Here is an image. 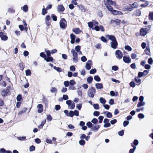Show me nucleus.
<instances>
[{
    "mask_svg": "<svg viewBox=\"0 0 153 153\" xmlns=\"http://www.w3.org/2000/svg\"><path fill=\"white\" fill-rule=\"evenodd\" d=\"M46 119L48 121L50 122L52 120L53 118L51 115L49 114L47 115Z\"/></svg>",
    "mask_w": 153,
    "mask_h": 153,
    "instance_id": "nucleus-62",
    "label": "nucleus"
},
{
    "mask_svg": "<svg viewBox=\"0 0 153 153\" xmlns=\"http://www.w3.org/2000/svg\"><path fill=\"white\" fill-rule=\"evenodd\" d=\"M45 60L47 62H51L52 63L54 62L55 61V59L52 56L46 57Z\"/></svg>",
    "mask_w": 153,
    "mask_h": 153,
    "instance_id": "nucleus-23",
    "label": "nucleus"
},
{
    "mask_svg": "<svg viewBox=\"0 0 153 153\" xmlns=\"http://www.w3.org/2000/svg\"><path fill=\"white\" fill-rule=\"evenodd\" d=\"M45 122L46 120L42 121L41 122V123L38 126V128H42L43 126L45 123Z\"/></svg>",
    "mask_w": 153,
    "mask_h": 153,
    "instance_id": "nucleus-44",
    "label": "nucleus"
},
{
    "mask_svg": "<svg viewBox=\"0 0 153 153\" xmlns=\"http://www.w3.org/2000/svg\"><path fill=\"white\" fill-rule=\"evenodd\" d=\"M96 93V89L94 87L91 86L88 90V95L89 97L93 98L94 97Z\"/></svg>",
    "mask_w": 153,
    "mask_h": 153,
    "instance_id": "nucleus-2",
    "label": "nucleus"
},
{
    "mask_svg": "<svg viewBox=\"0 0 153 153\" xmlns=\"http://www.w3.org/2000/svg\"><path fill=\"white\" fill-rule=\"evenodd\" d=\"M82 107V104L79 103L77 104L76 105V108L79 110H80Z\"/></svg>",
    "mask_w": 153,
    "mask_h": 153,
    "instance_id": "nucleus-55",
    "label": "nucleus"
},
{
    "mask_svg": "<svg viewBox=\"0 0 153 153\" xmlns=\"http://www.w3.org/2000/svg\"><path fill=\"white\" fill-rule=\"evenodd\" d=\"M121 22V20L119 19H115V24L117 26L120 25Z\"/></svg>",
    "mask_w": 153,
    "mask_h": 153,
    "instance_id": "nucleus-45",
    "label": "nucleus"
},
{
    "mask_svg": "<svg viewBox=\"0 0 153 153\" xmlns=\"http://www.w3.org/2000/svg\"><path fill=\"white\" fill-rule=\"evenodd\" d=\"M137 117L140 119H143L145 117V115L142 113H140L138 114Z\"/></svg>",
    "mask_w": 153,
    "mask_h": 153,
    "instance_id": "nucleus-54",
    "label": "nucleus"
},
{
    "mask_svg": "<svg viewBox=\"0 0 153 153\" xmlns=\"http://www.w3.org/2000/svg\"><path fill=\"white\" fill-rule=\"evenodd\" d=\"M140 78H138V77L135 76V77L134 79L135 80L137 84V85H139L141 83V79H140Z\"/></svg>",
    "mask_w": 153,
    "mask_h": 153,
    "instance_id": "nucleus-26",
    "label": "nucleus"
},
{
    "mask_svg": "<svg viewBox=\"0 0 153 153\" xmlns=\"http://www.w3.org/2000/svg\"><path fill=\"white\" fill-rule=\"evenodd\" d=\"M93 106L95 110H99L100 109L99 104L98 103L94 104L93 105Z\"/></svg>",
    "mask_w": 153,
    "mask_h": 153,
    "instance_id": "nucleus-56",
    "label": "nucleus"
},
{
    "mask_svg": "<svg viewBox=\"0 0 153 153\" xmlns=\"http://www.w3.org/2000/svg\"><path fill=\"white\" fill-rule=\"evenodd\" d=\"M70 83V88H71V86H72L73 85H75L76 84V82L74 79H71L69 81Z\"/></svg>",
    "mask_w": 153,
    "mask_h": 153,
    "instance_id": "nucleus-46",
    "label": "nucleus"
},
{
    "mask_svg": "<svg viewBox=\"0 0 153 153\" xmlns=\"http://www.w3.org/2000/svg\"><path fill=\"white\" fill-rule=\"evenodd\" d=\"M23 62H22L21 63H20L19 64V67L20 69L22 70V71H23L25 67V65H23Z\"/></svg>",
    "mask_w": 153,
    "mask_h": 153,
    "instance_id": "nucleus-57",
    "label": "nucleus"
},
{
    "mask_svg": "<svg viewBox=\"0 0 153 153\" xmlns=\"http://www.w3.org/2000/svg\"><path fill=\"white\" fill-rule=\"evenodd\" d=\"M93 65V63L91 60H89L86 63L85 68L86 70H89L91 68V66Z\"/></svg>",
    "mask_w": 153,
    "mask_h": 153,
    "instance_id": "nucleus-12",
    "label": "nucleus"
},
{
    "mask_svg": "<svg viewBox=\"0 0 153 153\" xmlns=\"http://www.w3.org/2000/svg\"><path fill=\"white\" fill-rule=\"evenodd\" d=\"M43 102H44L45 105V108H47L48 104V100L45 96H43Z\"/></svg>",
    "mask_w": 153,
    "mask_h": 153,
    "instance_id": "nucleus-22",
    "label": "nucleus"
},
{
    "mask_svg": "<svg viewBox=\"0 0 153 153\" xmlns=\"http://www.w3.org/2000/svg\"><path fill=\"white\" fill-rule=\"evenodd\" d=\"M115 54L116 57L120 60L122 59L123 57V53L120 50H117L115 51Z\"/></svg>",
    "mask_w": 153,
    "mask_h": 153,
    "instance_id": "nucleus-9",
    "label": "nucleus"
},
{
    "mask_svg": "<svg viewBox=\"0 0 153 153\" xmlns=\"http://www.w3.org/2000/svg\"><path fill=\"white\" fill-rule=\"evenodd\" d=\"M85 141L84 140L80 139L79 141V145L81 146H84L85 144Z\"/></svg>",
    "mask_w": 153,
    "mask_h": 153,
    "instance_id": "nucleus-37",
    "label": "nucleus"
},
{
    "mask_svg": "<svg viewBox=\"0 0 153 153\" xmlns=\"http://www.w3.org/2000/svg\"><path fill=\"white\" fill-rule=\"evenodd\" d=\"M105 37L108 38V40H110L111 42L117 40L116 37L114 35L106 34Z\"/></svg>",
    "mask_w": 153,
    "mask_h": 153,
    "instance_id": "nucleus-14",
    "label": "nucleus"
},
{
    "mask_svg": "<svg viewBox=\"0 0 153 153\" xmlns=\"http://www.w3.org/2000/svg\"><path fill=\"white\" fill-rule=\"evenodd\" d=\"M40 56L42 58H43L44 59V60H45L46 58V55L44 52H41L39 54Z\"/></svg>",
    "mask_w": 153,
    "mask_h": 153,
    "instance_id": "nucleus-52",
    "label": "nucleus"
},
{
    "mask_svg": "<svg viewBox=\"0 0 153 153\" xmlns=\"http://www.w3.org/2000/svg\"><path fill=\"white\" fill-rule=\"evenodd\" d=\"M111 47L114 49L118 48V43L117 40L113 42H111L110 43Z\"/></svg>",
    "mask_w": 153,
    "mask_h": 153,
    "instance_id": "nucleus-13",
    "label": "nucleus"
},
{
    "mask_svg": "<svg viewBox=\"0 0 153 153\" xmlns=\"http://www.w3.org/2000/svg\"><path fill=\"white\" fill-rule=\"evenodd\" d=\"M71 53L73 55V57L78 56V55L77 52H76L74 49H72L71 50Z\"/></svg>",
    "mask_w": 153,
    "mask_h": 153,
    "instance_id": "nucleus-42",
    "label": "nucleus"
},
{
    "mask_svg": "<svg viewBox=\"0 0 153 153\" xmlns=\"http://www.w3.org/2000/svg\"><path fill=\"white\" fill-rule=\"evenodd\" d=\"M93 81V77L91 76H90L87 79V81L88 83H91Z\"/></svg>",
    "mask_w": 153,
    "mask_h": 153,
    "instance_id": "nucleus-35",
    "label": "nucleus"
},
{
    "mask_svg": "<svg viewBox=\"0 0 153 153\" xmlns=\"http://www.w3.org/2000/svg\"><path fill=\"white\" fill-rule=\"evenodd\" d=\"M141 9H136L135 10V12L136 13V14H135V16H140L141 15V11L140 10Z\"/></svg>",
    "mask_w": 153,
    "mask_h": 153,
    "instance_id": "nucleus-39",
    "label": "nucleus"
},
{
    "mask_svg": "<svg viewBox=\"0 0 153 153\" xmlns=\"http://www.w3.org/2000/svg\"><path fill=\"white\" fill-rule=\"evenodd\" d=\"M46 9V8H45L44 6H43V8H42V15L44 16L45 15L48 13L47 10Z\"/></svg>",
    "mask_w": 153,
    "mask_h": 153,
    "instance_id": "nucleus-40",
    "label": "nucleus"
},
{
    "mask_svg": "<svg viewBox=\"0 0 153 153\" xmlns=\"http://www.w3.org/2000/svg\"><path fill=\"white\" fill-rule=\"evenodd\" d=\"M95 87L97 89H102L103 88L102 83H97L95 84Z\"/></svg>",
    "mask_w": 153,
    "mask_h": 153,
    "instance_id": "nucleus-24",
    "label": "nucleus"
},
{
    "mask_svg": "<svg viewBox=\"0 0 153 153\" xmlns=\"http://www.w3.org/2000/svg\"><path fill=\"white\" fill-rule=\"evenodd\" d=\"M36 149L35 146L34 145H31L29 147V151L30 152H32L35 150Z\"/></svg>",
    "mask_w": 153,
    "mask_h": 153,
    "instance_id": "nucleus-63",
    "label": "nucleus"
},
{
    "mask_svg": "<svg viewBox=\"0 0 153 153\" xmlns=\"http://www.w3.org/2000/svg\"><path fill=\"white\" fill-rule=\"evenodd\" d=\"M53 69L59 73L62 71V69L61 68L59 67H57L55 66H54Z\"/></svg>",
    "mask_w": 153,
    "mask_h": 153,
    "instance_id": "nucleus-34",
    "label": "nucleus"
},
{
    "mask_svg": "<svg viewBox=\"0 0 153 153\" xmlns=\"http://www.w3.org/2000/svg\"><path fill=\"white\" fill-rule=\"evenodd\" d=\"M99 101L100 103L102 104L103 105L105 104L106 102V101L105 99L102 97H100V98Z\"/></svg>",
    "mask_w": 153,
    "mask_h": 153,
    "instance_id": "nucleus-30",
    "label": "nucleus"
},
{
    "mask_svg": "<svg viewBox=\"0 0 153 153\" xmlns=\"http://www.w3.org/2000/svg\"><path fill=\"white\" fill-rule=\"evenodd\" d=\"M16 100L17 102H22L23 100L22 95L21 94H18L16 97Z\"/></svg>",
    "mask_w": 153,
    "mask_h": 153,
    "instance_id": "nucleus-25",
    "label": "nucleus"
},
{
    "mask_svg": "<svg viewBox=\"0 0 153 153\" xmlns=\"http://www.w3.org/2000/svg\"><path fill=\"white\" fill-rule=\"evenodd\" d=\"M10 90L9 89H2L1 90V94L2 97L5 98L8 95H9Z\"/></svg>",
    "mask_w": 153,
    "mask_h": 153,
    "instance_id": "nucleus-6",
    "label": "nucleus"
},
{
    "mask_svg": "<svg viewBox=\"0 0 153 153\" xmlns=\"http://www.w3.org/2000/svg\"><path fill=\"white\" fill-rule=\"evenodd\" d=\"M86 125L89 128H90L91 129L93 126H94V124H92L91 123V122L90 121L86 123Z\"/></svg>",
    "mask_w": 153,
    "mask_h": 153,
    "instance_id": "nucleus-43",
    "label": "nucleus"
},
{
    "mask_svg": "<svg viewBox=\"0 0 153 153\" xmlns=\"http://www.w3.org/2000/svg\"><path fill=\"white\" fill-rule=\"evenodd\" d=\"M18 27L21 31H22L24 30L27 33L28 30L27 27L24 26L22 25H19Z\"/></svg>",
    "mask_w": 153,
    "mask_h": 153,
    "instance_id": "nucleus-18",
    "label": "nucleus"
},
{
    "mask_svg": "<svg viewBox=\"0 0 153 153\" xmlns=\"http://www.w3.org/2000/svg\"><path fill=\"white\" fill-rule=\"evenodd\" d=\"M112 1V0H103L104 4L108 10L113 7L111 6L110 5Z\"/></svg>",
    "mask_w": 153,
    "mask_h": 153,
    "instance_id": "nucleus-8",
    "label": "nucleus"
},
{
    "mask_svg": "<svg viewBox=\"0 0 153 153\" xmlns=\"http://www.w3.org/2000/svg\"><path fill=\"white\" fill-rule=\"evenodd\" d=\"M31 74V72L30 69H28L25 70V75L26 76H30Z\"/></svg>",
    "mask_w": 153,
    "mask_h": 153,
    "instance_id": "nucleus-47",
    "label": "nucleus"
},
{
    "mask_svg": "<svg viewBox=\"0 0 153 153\" xmlns=\"http://www.w3.org/2000/svg\"><path fill=\"white\" fill-rule=\"evenodd\" d=\"M73 32L76 34H78L81 33L82 31L79 27L75 28L72 29Z\"/></svg>",
    "mask_w": 153,
    "mask_h": 153,
    "instance_id": "nucleus-21",
    "label": "nucleus"
},
{
    "mask_svg": "<svg viewBox=\"0 0 153 153\" xmlns=\"http://www.w3.org/2000/svg\"><path fill=\"white\" fill-rule=\"evenodd\" d=\"M37 108H38L37 112L39 113H42L43 111V107L42 105L39 104L37 105Z\"/></svg>",
    "mask_w": 153,
    "mask_h": 153,
    "instance_id": "nucleus-15",
    "label": "nucleus"
},
{
    "mask_svg": "<svg viewBox=\"0 0 153 153\" xmlns=\"http://www.w3.org/2000/svg\"><path fill=\"white\" fill-rule=\"evenodd\" d=\"M27 110V108H24L22 110H21L20 111H19L18 113V114L19 115H22V114L23 113L26 112V111Z\"/></svg>",
    "mask_w": 153,
    "mask_h": 153,
    "instance_id": "nucleus-31",
    "label": "nucleus"
},
{
    "mask_svg": "<svg viewBox=\"0 0 153 153\" xmlns=\"http://www.w3.org/2000/svg\"><path fill=\"white\" fill-rule=\"evenodd\" d=\"M108 11L110 12L112 15L114 16L122 15L123 14V13L121 11L114 9L113 7L108 10Z\"/></svg>",
    "mask_w": 153,
    "mask_h": 153,
    "instance_id": "nucleus-4",
    "label": "nucleus"
},
{
    "mask_svg": "<svg viewBox=\"0 0 153 153\" xmlns=\"http://www.w3.org/2000/svg\"><path fill=\"white\" fill-rule=\"evenodd\" d=\"M50 91L52 93H56L57 92V89L56 87H52L51 88Z\"/></svg>",
    "mask_w": 153,
    "mask_h": 153,
    "instance_id": "nucleus-48",
    "label": "nucleus"
},
{
    "mask_svg": "<svg viewBox=\"0 0 153 153\" xmlns=\"http://www.w3.org/2000/svg\"><path fill=\"white\" fill-rule=\"evenodd\" d=\"M149 5V1H146L145 3L144 4H141L140 7L142 8H145L148 6Z\"/></svg>",
    "mask_w": 153,
    "mask_h": 153,
    "instance_id": "nucleus-29",
    "label": "nucleus"
},
{
    "mask_svg": "<svg viewBox=\"0 0 153 153\" xmlns=\"http://www.w3.org/2000/svg\"><path fill=\"white\" fill-rule=\"evenodd\" d=\"M81 46L79 45H77L75 47V51L77 52L79 51L81 49Z\"/></svg>",
    "mask_w": 153,
    "mask_h": 153,
    "instance_id": "nucleus-51",
    "label": "nucleus"
},
{
    "mask_svg": "<svg viewBox=\"0 0 153 153\" xmlns=\"http://www.w3.org/2000/svg\"><path fill=\"white\" fill-rule=\"evenodd\" d=\"M124 49L128 51H131L132 50L131 47L128 45H126L124 47Z\"/></svg>",
    "mask_w": 153,
    "mask_h": 153,
    "instance_id": "nucleus-41",
    "label": "nucleus"
},
{
    "mask_svg": "<svg viewBox=\"0 0 153 153\" xmlns=\"http://www.w3.org/2000/svg\"><path fill=\"white\" fill-rule=\"evenodd\" d=\"M51 17L53 21L56 22L57 20V17L54 14H51Z\"/></svg>",
    "mask_w": 153,
    "mask_h": 153,
    "instance_id": "nucleus-50",
    "label": "nucleus"
},
{
    "mask_svg": "<svg viewBox=\"0 0 153 153\" xmlns=\"http://www.w3.org/2000/svg\"><path fill=\"white\" fill-rule=\"evenodd\" d=\"M58 12H63L65 10V8L62 4L58 5L57 8Z\"/></svg>",
    "mask_w": 153,
    "mask_h": 153,
    "instance_id": "nucleus-17",
    "label": "nucleus"
},
{
    "mask_svg": "<svg viewBox=\"0 0 153 153\" xmlns=\"http://www.w3.org/2000/svg\"><path fill=\"white\" fill-rule=\"evenodd\" d=\"M144 75L142 72L139 71L138 73V78H140L142 77L145 76Z\"/></svg>",
    "mask_w": 153,
    "mask_h": 153,
    "instance_id": "nucleus-59",
    "label": "nucleus"
},
{
    "mask_svg": "<svg viewBox=\"0 0 153 153\" xmlns=\"http://www.w3.org/2000/svg\"><path fill=\"white\" fill-rule=\"evenodd\" d=\"M148 62L149 64L152 65L153 63V59L152 57H150L148 59Z\"/></svg>",
    "mask_w": 153,
    "mask_h": 153,
    "instance_id": "nucleus-64",
    "label": "nucleus"
},
{
    "mask_svg": "<svg viewBox=\"0 0 153 153\" xmlns=\"http://www.w3.org/2000/svg\"><path fill=\"white\" fill-rule=\"evenodd\" d=\"M123 57V61L125 63L128 64L131 62V59L128 55L124 56Z\"/></svg>",
    "mask_w": 153,
    "mask_h": 153,
    "instance_id": "nucleus-10",
    "label": "nucleus"
},
{
    "mask_svg": "<svg viewBox=\"0 0 153 153\" xmlns=\"http://www.w3.org/2000/svg\"><path fill=\"white\" fill-rule=\"evenodd\" d=\"M0 38L1 40L3 41H6L8 39V37L7 36V33L4 32L3 30V32L0 31Z\"/></svg>",
    "mask_w": 153,
    "mask_h": 153,
    "instance_id": "nucleus-7",
    "label": "nucleus"
},
{
    "mask_svg": "<svg viewBox=\"0 0 153 153\" xmlns=\"http://www.w3.org/2000/svg\"><path fill=\"white\" fill-rule=\"evenodd\" d=\"M100 39L101 41L104 43H106L108 42V38L106 39L105 37L103 36H102Z\"/></svg>",
    "mask_w": 153,
    "mask_h": 153,
    "instance_id": "nucleus-38",
    "label": "nucleus"
},
{
    "mask_svg": "<svg viewBox=\"0 0 153 153\" xmlns=\"http://www.w3.org/2000/svg\"><path fill=\"white\" fill-rule=\"evenodd\" d=\"M97 72V69L95 68H92L89 71V73L92 74H95Z\"/></svg>",
    "mask_w": 153,
    "mask_h": 153,
    "instance_id": "nucleus-60",
    "label": "nucleus"
},
{
    "mask_svg": "<svg viewBox=\"0 0 153 153\" xmlns=\"http://www.w3.org/2000/svg\"><path fill=\"white\" fill-rule=\"evenodd\" d=\"M129 6H125L123 8V11L131 12L135 8H137L139 7L138 3L136 1L134 2L132 4H129Z\"/></svg>",
    "mask_w": 153,
    "mask_h": 153,
    "instance_id": "nucleus-1",
    "label": "nucleus"
},
{
    "mask_svg": "<svg viewBox=\"0 0 153 153\" xmlns=\"http://www.w3.org/2000/svg\"><path fill=\"white\" fill-rule=\"evenodd\" d=\"M145 104L146 103L145 102H139L137 105V107L140 108L141 106H144L145 105Z\"/></svg>",
    "mask_w": 153,
    "mask_h": 153,
    "instance_id": "nucleus-28",
    "label": "nucleus"
},
{
    "mask_svg": "<svg viewBox=\"0 0 153 153\" xmlns=\"http://www.w3.org/2000/svg\"><path fill=\"white\" fill-rule=\"evenodd\" d=\"M110 120L107 118H105L103 120V123L104 124L103 125V127L105 128H107L110 127L111 126L110 123H109Z\"/></svg>",
    "mask_w": 153,
    "mask_h": 153,
    "instance_id": "nucleus-11",
    "label": "nucleus"
},
{
    "mask_svg": "<svg viewBox=\"0 0 153 153\" xmlns=\"http://www.w3.org/2000/svg\"><path fill=\"white\" fill-rule=\"evenodd\" d=\"M17 139L18 140H20L21 141H25L27 140L26 138V137L25 136L18 137H17Z\"/></svg>",
    "mask_w": 153,
    "mask_h": 153,
    "instance_id": "nucleus-32",
    "label": "nucleus"
},
{
    "mask_svg": "<svg viewBox=\"0 0 153 153\" xmlns=\"http://www.w3.org/2000/svg\"><path fill=\"white\" fill-rule=\"evenodd\" d=\"M94 79L95 81L97 82H100L101 80V79L98 75L94 76Z\"/></svg>",
    "mask_w": 153,
    "mask_h": 153,
    "instance_id": "nucleus-36",
    "label": "nucleus"
},
{
    "mask_svg": "<svg viewBox=\"0 0 153 153\" xmlns=\"http://www.w3.org/2000/svg\"><path fill=\"white\" fill-rule=\"evenodd\" d=\"M98 122V120L97 118H93L91 121V122L94 124H97Z\"/></svg>",
    "mask_w": 153,
    "mask_h": 153,
    "instance_id": "nucleus-58",
    "label": "nucleus"
},
{
    "mask_svg": "<svg viewBox=\"0 0 153 153\" xmlns=\"http://www.w3.org/2000/svg\"><path fill=\"white\" fill-rule=\"evenodd\" d=\"M21 9L25 12H27L28 11V7L27 5H24L23 6L21 7Z\"/></svg>",
    "mask_w": 153,
    "mask_h": 153,
    "instance_id": "nucleus-27",
    "label": "nucleus"
},
{
    "mask_svg": "<svg viewBox=\"0 0 153 153\" xmlns=\"http://www.w3.org/2000/svg\"><path fill=\"white\" fill-rule=\"evenodd\" d=\"M149 29L147 27H142L141 28L140 30V35L142 36H145L149 32Z\"/></svg>",
    "mask_w": 153,
    "mask_h": 153,
    "instance_id": "nucleus-5",
    "label": "nucleus"
},
{
    "mask_svg": "<svg viewBox=\"0 0 153 153\" xmlns=\"http://www.w3.org/2000/svg\"><path fill=\"white\" fill-rule=\"evenodd\" d=\"M88 27L89 28H91L92 30L93 28H94V27L93 25V22H88Z\"/></svg>",
    "mask_w": 153,
    "mask_h": 153,
    "instance_id": "nucleus-49",
    "label": "nucleus"
},
{
    "mask_svg": "<svg viewBox=\"0 0 153 153\" xmlns=\"http://www.w3.org/2000/svg\"><path fill=\"white\" fill-rule=\"evenodd\" d=\"M59 26L61 28L62 30H65L67 27V22L65 18H61L60 21Z\"/></svg>",
    "mask_w": 153,
    "mask_h": 153,
    "instance_id": "nucleus-3",
    "label": "nucleus"
},
{
    "mask_svg": "<svg viewBox=\"0 0 153 153\" xmlns=\"http://www.w3.org/2000/svg\"><path fill=\"white\" fill-rule=\"evenodd\" d=\"M103 113L106 114V117L108 118H112L113 117L112 113L108 111H103Z\"/></svg>",
    "mask_w": 153,
    "mask_h": 153,
    "instance_id": "nucleus-20",
    "label": "nucleus"
},
{
    "mask_svg": "<svg viewBox=\"0 0 153 153\" xmlns=\"http://www.w3.org/2000/svg\"><path fill=\"white\" fill-rule=\"evenodd\" d=\"M144 52H145V54L148 55L149 56H150L151 55L150 54L151 52L149 44L147 45L146 48L144 51Z\"/></svg>",
    "mask_w": 153,
    "mask_h": 153,
    "instance_id": "nucleus-19",
    "label": "nucleus"
},
{
    "mask_svg": "<svg viewBox=\"0 0 153 153\" xmlns=\"http://www.w3.org/2000/svg\"><path fill=\"white\" fill-rule=\"evenodd\" d=\"M124 130H121L120 131H119L118 132V135L121 137L123 136L124 134Z\"/></svg>",
    "mask_w": 153,
    "mask_h": 153,
    "instance_id": "nucleus-53",
    "label": "nucleus"
},
{
    "mask_svg": "<svg viewBox=\"0 0 153 153\" xmlns=\"http://www.w3.org/2000/svg\"><path fill=\"white\" fill-rule=\"evenodd\" d=\"M148 17L149 20L153 21V11L149 12Z\"/></svg>",
    "mask_w": 153,
    "mask_h": 153,
    "instance_id": "nucleus-33",
    "label": "nucleus"
},
{
    "mask_svg": "<svg viewBox=\"0 0 153 153\" xmlns=\"http://www.w3.org/2000/svg\"><path fill=\"white\" fill-rule=\"evenodd\" d=\"M129 85L130 87L133 88H134L136 86V84L134 81H132L129 83Z\"/></svg>",
    "mask_w": 153,
    "mask_h": 153,
    "instance_id": "nucleus-61",
    "label": "nucleus"
},
{
    "mask_svg": "<svg viewBox=\"0 0 153 153\" xmlns=\"http://www.w3.org/2000/svg\"><path fill=\"white\" fill-rule=\"evenodd\" d=\"M95 125L93 126L91 129V130L94 132H97L99 129L101 127V126L100 125L95 124Z\"/></svg>",
    "mask_w": 153,
    "mask_h": 153,
    "instance_id": "nucleus-16",
    "label": "nucleus"
}]
</instances>
